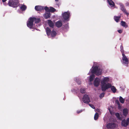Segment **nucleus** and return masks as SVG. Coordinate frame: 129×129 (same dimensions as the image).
I'll list each match as a JSON object with an SVG mask.
<instances>
[{
  "label": "nucleus",
  "instance_id": "f257e3e1",
  "mask_svg": "<svg viewBox=\"0 0 129 129\" xmlns=\"http://www.w3.org/2000/svg\"><path fill=\"white\" fill-rule=\"evenodd\" d=\"M109 79L108 77H105L103 78L101 81V89L103 91H105L106 90L110 88L111 85L108 83Z\"/></svg>",
  "mask_w": 129,
  "mask_h": 129
},
{
  "label": "nucleus",
  "instance_id": "f03ea898",
  "mask_svg": "<svg viewBox=\"0 0 129 129\" xmlns=\"http://www.w3.org/2000/svg\"><path fill=\"white\" fill-rule=\"evenodd\" d=\"M18 0H10L8 3L9 5L13 8H17L19 5Z\"/></svg>",
  "mask_w": 129,
  "mask_h": 129
},
{
  "label": "nucleus",
  "instance_id": "7ed1b4c3",
  "mask_svg": "<svg viewBox=\"0 0 129 129\" xmlns=\"http://www.w3.org/2000/svg\"><path fill=\"white\" fill-rule=\"evenodd\" d=\"M91 73L94 74L96 75L99 76L101 74V71L98 66L94 67L91 71Z\"/></svg>",
  "mask_w": 129,
  "mask_h": 129
},
{
  "label": "nucleus",
  "instance_id": "20e7f679",
  "mask_svg": "<svg viewBox=\"0 0 129 129\" xmlns=\"http://www.w3.org/2000/svg\"><path fill=\"white\" fill-rule=\"evenodd\" d=\"M62 15V17L64 20L69 21V19L70 15V13L69 11L65 12Z\"/></svg>",
  "mask_w": 129,
  "mask_h": 129
},
{
  "label": "nucleus",
  "instance_id": "39448f33",
  "mask_svg": "<svg viewBox=\"0 0 129 129\" xmlns=\"http://www.w3.org/2000/svg\"><path fill=\"white\" fill-rule=\"evenodd\" d=\"M34 21L32 19V17H30L27 22V25L28 27L30 28H33Z\"/></svg>",
  "mask_w": 129,
  "mask_h": 129
},
{
  "label": "nucleus",
  "instance_id": "423d86ee",
  "mask_svg": "<svg viewBox=\"0 0 129 129\" xmlns=\"http://www.w3.org/2000/svg\"><path fill=\"white\" fill-rule=\"evenodd\" d=\"M82 100L84 103L88 104L90 102V98L88 96L87 94L84 95L82 98Z\"/></svg>",
  "mask_w": 129,
  "mask_h": 129
},
{
  "label": "nucleus",
  "instance_id": "0eeeda50",
  "mask_svg": "<svg viewBox=\"0 0 129 129\" xmlns=\"http://www.w3.org/2000/svg\"><path fill=\"white\" fill-rule=\"evenodd\" d=\"M106 126L108 128H113L117 127V125L114 123H110L108 124Z\"/></svg>",
  "mask_w": 129,
  "mask_h": 129
},
{
  "label": "nucleus",
  "instance_id": "6e6552de",
  "mask_svg": "<svg viewBox=\"0 0 129 129\" xmlns=\"http://www.w3.org/2000/svg\"><path fill=\"white\" fill-rule=\"evenodd\" d=\"M129 123V118H128L126 120L124 119L121 122V125L124 127H126L128 124Z\"/></svg>",
  "mask_w": 129,
  "mask_h": 129
},
{
  "label": "nucleus",
  "instance_id": "1a4fd4ad",
  "mask_svg": "<svg viewBox=\"0 0 129 129\" xmlns=\"http://www.w3.org/2000/svg\"><path fill=\"white\" fill-rule=\"evenodd\" d=\"M123 57L122 60L123 63L126 64V66L127 67L128 64V58L126 57L125 54L122 55Z\"/></svg>",
  "mask_w": 129,
  "mask_h": 129
},
{
  "label": "nucleus",
  "instance_id": "9d476101",
  "mask_svg": "<svg viewBox=\"0 0 129 129\" xmlns=\"http://www.w3.org/2000/svg\"><path fill=\"white\" fill-rule=\"evenodd\" d=\"M100 83V79L98 78H96L94 81V84L95 86L96 87L98 86Z\"/></svg>",
  "mask_w": 129,
  "mask_h": 129
},
{
  "label": "nucleus",
  "instance_id": "9b49d317",
  "mask_svg": "<svg viewBox=\"0 0 129 129\" xmlns=\"http://www.w3.org/2000/svg\"><path fill=\"white\" fill-rule=\"evenodd\" d=\"M35 9L37 11H40L44 10V7L40 6H36L35 7Z\"/></svg>",
  "mask_w": 129,
  "mask_h": 129
},
{
  "label": "nucleus",
  "instance_id": "f8f14e48",
  "mask_svg": "<svg viewBox=\"0 0 129 129\" xmlns=\"http://www.w3.org/2000/svg\"><path fill=\"white\" fill-rule=\"evenodd\" d=\"M120 7L121 10L127 15H128V13L126 9H125L124 6L122 5H121L120 6Z\"/></svg>",
  "mask_w": 129,
  "mask_h": 129
},
{
  "label": "nucleus",
  "instance_id": "ddd939ff",
  "mask_svg": "<svg viewBox=\"0 0 129 129\" xmlns=\"http://www.w3.org/2000/svg\"><path fill=\"white\" fill-rule=\"evenodd\" d=\"M107 2L111 7H114L115 6V3L112 0H107Z\"/></svg>",
  "mask_w": 129,
  "mask_h": 129
},
{
  "label": "nucleus",
  "instance_id": "4468645a",
  "mask_svg": "<svg viewBox=\"0 0 129 129\" xmlns=\"http://www.w3.org/2000/svg\"><path fill=\"white\" fill-rule=\"evenodd\" d=\"M48 24L50 27L52 28H53L54 23L51 20H48Z\"/></svg>",
  "mask_w": 129,
  "mask_h": 129
},
{
  "label": "nucleus",
  "instance_id": "2eb2a0df",
  "mask_svg": "<svg viewBox=\"0 0 129 129\" xmlns=\"http://www.w3.org/2000/svg\"><path fill=\"white\" fill-rule=\"evenodd\" d=\"M55 25L57 27L59 28L62 26V23L61 21H59L56 22Z\"/></svg>",
  "mask_w": 129,
  "mask_h": 129
},
{
  "label": "nucleus",
  "instance_id": "dca6fc26",
  "mask_svg": "<svg viewBox=\"0 0 129 129\" xmlns=\"http://www.w3.org/2000/svg\"><path fill=\"white\" fill-rule=\"evenodd\" d=\"M32 19L34 22H35V23H39L40 21V18H36L35 17H32Z\"/></svg>",
  "mask_w": 129,
  "mask_h": 129
},
{
  "label": "nucleus",
  "instance_id": "f3484780",
  "mask_svg": "<svg viewBox=\"0 0 129 129\" xmlns=\"http://www.w3.org/2000/svg\"><path fill=\"white\" fill-rule=\"evenodd\" d=\"M46 32L47 35L48 36H49L50 35L51 32V30L49 28L47 27L46 28Z\"/></svg>",
  "mask_w": 129,
  "mask_h": 129
},
{
  "label": "nucleus",
  "instance_id": "a211bd4d",
  "mask_svg": "<svg viewBox=\"0 0 129 129\" xmlns=\"http://www.w3.org/2000/svg\"><path fill=\"white\" fill-rule=\"evenodd\" d=\"M123 115L126 116L128 113V109L126 108L124 109L123 110Z\"/></svg>",
  "mask_w": 129,
  "mask_h": 129
},
{
  "label": "nucleus",
  "instance_id": "6ab92c4d",
  "mask_svg": "<svg viewBox=\"0 0 129 129\" xmlns=\"http://www.w3.org/2000/svg\"><path fill=\"white\" fill-rule=\"evenodd\" d=\"M121 24L122 26L125 28H126L128 27V25L126 24V22L122 21H121Z\"/></svg>",
  "mask_w": 129,
  "mask_h": 129
},
{
  "label": "nucleus",
  "instance_id": "aec40b11",
  "mask_svg": "<svg viewBox=\"0 0 129 129\" xmlns=\"http://www.w3.org/2000/svg\"><path fill=\"white\" fill-rule=\"evenodd\" d=\"M51 36L52 37H55L56 35V32L53 30L51 32Z\"/></svg>",
  "mask_w": 129,
  "mask_h": 129
},
{
  "label": "nucleus",
  "instance_id": "412c9836",
  "mask_svg": "<svg viewBox=\"0 0 129 129\" xmlns=\"http://www.w3.org/2000/svg\"><path fill=\"white\" fill-rule=\"evenodd\" d=\"M50 14L49 13H46L44 16V17L46 19H47L50 17Z\"/></svg>",
  "mask_w": 129,
  "mask_h": 129
},
{
  "label": "nucleus",
  "instance_id": "4be33fe9",
  "mask_svg": "<svg viewBox=\"0 0 129 129\" xmlns=\"http://www.w3.org/2000/svg\"><path fill=\"white\" fill-rule=\"evenodd\" d=\"M111 90L113 92L115 93L116 91V89L114 86H112L110 87Z\"/></svg>",
  "mask_w": 129,
  "mask_h": 129
},
{
  "label": "nucleus",
  "instance_id": "5701e85b",
  "mask_svg": "<svg viewBox=\"0 0 129 129\" xmlns=\"http://www.w3.org/2000/svg\"><path fill=\"white\" fill-rule=\"evenodd\" d=\"M120 18V16H115L114 17V19L117 22H119Z\"/></svg>",
  "mask_w": 129,
  "mask_h": 129
},
{
  "label": "nucleus",
  "instance_id": "b1692460",
  "mask_svg": "<svg viewBox=\"0 0 129 129\" xmlns=\"http://www.w3.org/2000/svg\"><path fill=\"white\" fill-rule=\"evenodd\" d=\"M115 115L118 119L120 120H121L122 118L120 116L119 113L118 112L116 113H115Z\"/></svg>",
  "mask_w": 129,
  "mask_h": 129
},
{
  "label": "nucleus",
  "instance_id": "393cba45",
  "mask_svg": "<svg viewBox=\"0 0 129 129\" xmlns=\"http://www.w3.org/2000/svg\"><path fill=\"white\" fill-rule=\"evenodd\" d=\"M26 6L24 5H22L20 7L22 11H25L26 9Z\"/></svg>",
  "mask_w": 129,
  "mask_h": 129
},
{
  "label": "nucleus",
  "instance_id": "a878e982",
  "mask_svg": "<svg viewBox=\"0 0 129 129\" xmlns=\"http://www.w3.org/2000/svg\"><path fill=\"white\" fill-rule=\"evenodd\" d=\"M94 75L93 74L91 75L90 76L89 78V81L90 82L92 81L94 79Z\"/></svg>",
  "mask_w": 129,
  "mask_h": 129
},
{
  "label": "nucleus",
  "instance_id": "bb28decb",
  "mask_svg": "<svg viewBox=\"0 0 129 129\" xmlns=\"http://www.w3.org/2000/svg\"><path fill=\"white\" fill-rule=\"evenodd\" d=\"M56 11V10L52 7H50V12H54Z\"/></svg>",
  "mask_w": 129,
  "mask_h": 129
},
{
  "label": "nucleus",
  "instance_id": "cd10ccee",
  "mask_svg": "<svg viewBox=\"0 0 129 129\" xmlns=\"http://www.w3.org/2000/svg\"><path fill=\"white\" fill-rule=\"evenodd\" d=\"M98 117L99 114L98 113H96L94 116V119L95 120H96L98 119Z\"/></svg>",
  "mask_w": 129,
  "mask_h": 129
},
{
  "label": "nucleus",
  "instance_id": "c85d7f7f",
  "mask_svg": "<svg viewBox=\"0 0 129 129\" xmlns=\"http://www.w3.org/2000/svg\"><path fill=\"white\" fill-rule=\"evenodd\" d=\"M120 51L121 52L122 55H123V54H124V50H123V47L122 45H121L120 46Z\"/></svg>",
  "mask_w": 129,
  "mask_h": 129
},
{
  "label": "nucleus",
  "instance_id": "c756f323",
  "mask_svg": "<svg viewBox=\"0 0 129 129\" xmlns=\"http://www.w3.org/2000/svg\"><path fill=\"white\" fill-rule=\"evenodd\" d=\"M119 100L120 102L122 103H123L124 100L123 99L121 96H120L119 97Z\"/></svg>",
  "mask_w": 129,
  "mask_h": 129
},
{
  "label": "nucleus",
  "instance_id": "7c9ffc66",
  "mask_svg": "<svg viewBox=\"0 0 129 129\" xmlns=\"http://www.w3.org/2000/svg\"><path fill=\"white\" fill-rule=\"evenodd\" d=\"M81 92L82 93H85L86 92V89L85 88H82L80 89Z\"/></svg>",
  "mask_w": 129,
  "mask_h": 129
},
{
  "label": "nucleus",
  "instance_id": "2f4dec72",
  "mask_svg": "<svg viewBox=\"0 0 129 129\" xmlns=\"http://www.w3.org/2000/svg\"><path fill=\"white\" fill-rule=\"evenodd\" d=\"M44 9L46 12H50V9H49V8L47 7H46L45 8H44Z\"/></svg>",
  "mask_w": 129,
  "mask_h": 129
},
{
  "label": "nucleus",
  "instance_id": "473e14b6",
  "mask_svg": "<svg viewBox=\"0 0 129 129\" xmlns=\"http://www.w3.org/2000/svg\"><path fill=\"white\" fill-rule=\"evenodd\" d=\"M105 93L104 92H103L101 93L99 95V97L101 99L104 96Z\"/></svg>",
  "mask_w": 129,
  "mask_h": 129
},
{
  "label": "nucleus",
  "instance_id": "72a5a7b5",
  "mask_svg": "<svg viewBox=\"0 0 129 129\" xmlns=\"http://www.w3.org/2000/svg\"><path fill=\"white\" fill-rule=\"evenodd\" d=\"M116 103L118 105V107H120V104L119 101L118 100H116L115 101Z\"/></svg>",
  "mask_w": 129,
  "mask_h": 129
},
{
  "label": "nucleus",
  "instance_id": "f704fd0d",
  "mask_svg": "<svg viewBox=\"0 0 129 129\" xmlns=\"http://www.w3.org/2000/svg\"><path fill=\"white\" fill-rule=\"evenodd\" d=\"M89 105L93 109H94L95 108V107L93 105L89 104Z\"/></svg>",
  "mask_w": 129,
  "mask_h": 129
},
{
  "label": "nucleus",
  "instance_id": "c9c22d12",
  "mask_svg": "<svg viewBox=\"0 0 129 129\" xmlns=\"http://www.w3.org/2000/svg\"><path fill=\"white\" fill-rule=\"evenodd\" d=\"M117 31L120 34H121V33H122V30L121 29H120V30H118Z\"/></svg>",
  "mask_w": 129,
  "mask_h": 129
},
{
  "label": "nucleus",
  "instance_id": "e433bc0d",
  "mask_svg": "<svg viewBox=\"0 0 129 129\" xmlns=\"http://www.w3.org/2000/svg\"><path fill=\"white\" fill-rule=\"evenodd\" d=\"M82 110H80V111H77V113L78 114H79V113H80L81 112H82Z\"/></svg>",
  "mask_w": 129,
  "mask_h": 129
},
{
  "label": "nucleus",
  "instance_id": "4c0bfd02",
  "mask_svg": "<svg viewBox=\"0 0 129 129\" xmlns=\"http://www.w3.org/2000/svg\"><path fill=\"white\" fill-rule=\"evenodd\" d=\"M77 82L78 84L79 85H80L81 84V82L80 81H78Z\"/></svg>",
  "mask_w": 129,
  "mask_h": 129
},
{
  "label": "nucleus",
  "instance_id": "58836bf2",
  "mask_svg": "<svg viewBox=\"0 0 129 129\" xmlns=\"http://www.w3.org/2000/svg\"><path fill=\"white\" fill-rule=\"evenodd\" d=\"M7 0H2V2H5L6 1H7Z\"/></svg>",
  "mask_w": 129,
  "mask_h": 129
},
{
  "label": "nucleus",
  "instance_id": "ea45409f",
  "mask_svg": "<svg viewBox=\"0 0 129 129\" xmlns=\"http://www.w3.org/2000/svg\"><path fill=\"white\" fill-rule=\"evenodd\" d=\"M68 25L67 24H66L65 25V26H66V27H68Z\"/></svg>",
  "mask_w": 129,
  "mask_h": 129
},
{
  "label": "nucleus",
  "instance_id": "a19ab883",
  "mask_svg": "<svg viewBox=\"0 0 129 129\" xmlns=\"http://www.w3.org/2000/svg\"><path fill=\"white\" fill-rule=\"evenodd\" d=\"M55 1H57V2H58V0H55Z\"/></svg>",
  "mask_w": 129,
  "mask_h": 129
}]
</instances>
